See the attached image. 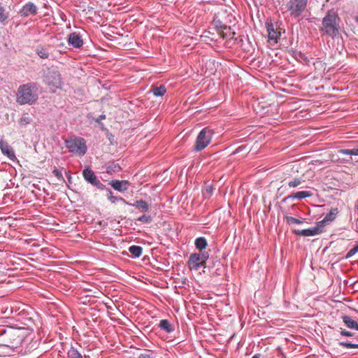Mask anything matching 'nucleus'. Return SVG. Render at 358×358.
Segmentation results:
<instances>
[{"mask_svg": "<svg viewBox=\"0 0 358 358\" xmlns=\"http://www.w3.org/2000/svg\"><path fill=\"white\" fill-rule=\"evenodd\" d=\"M339 153L343 155H356L358 156V146L352 148V149H342L340 150Z\"/></svg>", "mask_w": 358, "mask_h": 358, "instance_id": "cd10ccee", "label": "nucleus"}, {"mask_svg": "<svg viewBox=\"0 0 358 358\" xmlns=\"http://www.w3.org/2000/svg\"><path fill=\"white\" fill-rule=\"evenodd\" d=\"M83 176L87 182L96 187L97 189L101 190L106 189V186L100 182L94 172L89 167L83 170Z\"/></svg>", "mask_w": 358, "mask_h": 358, "instance_id": "1a4fd4ad", "label": "nucleus"}, {"mask_svg": "<svg viewBox=\"0 0 358 358\" xmlns=\"http://www.w3.org/2000/svg\"><path fill=\"white\" fill-rule=\"evenodd\" d=\"M266 27L268 33V43L271 45L276 44L281 36L279 26L277 24L273 23L271 20H267Z\"/></svg>", "mask_w": 358, "mask_h": 358, "instance_id": "0eeeda50", "label": "nucleus"}, {"mask_svg": "<svg viewBox=\"0 0 358 358\" xmlns=\"http://www.w3.org/2000/svg\"><path fill=\"white\" fill-rule=\"evenodd\" d=\"M109 185L115 189L120 192H124L128 190L130 182L128 180H113Z\"/></svg>", "mask_w": 358, "mask_h": 358, "instance_id": "f8f14e48", "label": "nucleus"}, {"mask_svg": "<svg viewBox=\"0 0 358 358\" xmlns=\"http://www.w3.org/2000/svg\"><path fill=\"white\" fill-rule=\"evenodd\" d=\"M137 220L143 223H150L152 221V217L150 215H143L137 218Z\"/></svg>", "mask_w": 358, "mask_h": 358, "instance_id": "f704fd0d", "label": "nucleus"}, {"mask_svg": "<svg viewBox=\"0 0 358 358\" xmlns=\"http://www.w3.org/2000/svg\"><path fill=\"white\" fill-rule=\"evenodd\" d=\"M339 345L345 348H358V343H353L351 342H340Z\"/></svg>", "mask_w": 358, "mask_h": 358, "instance_id": "473e14b6", "label": "nucleus"}, {"mask_svg": "<svg viewBox=\"0 0 358 358\" xmlns=\"http://www.w3.org/2000/svg\"><path fill=\"white\" fill-rule=\"evenodd\" d=\"M308 0H289L285 5L291 17L298 18L306 10Z\"/></svg>", "mask_w": 358, "mask_h": 358, "instance_id": "7ed1b4c3", "label": "nucleus"}, {"mask_svg": "<svg viewBox=\"0 0 358 358\" xmlns=\"http://www.w3.org/2000/svg\"><path fill=\"white\" fill-rule=\"evenodd\" d=\"M121 170V167L118 164L112 163L109 164L106 168V172L108 174H113L115 173H118Z\"/></svg>", "mask_w": 358, "mask_h": 358, "instance_id": "393cba45", "label": "nucleus"}, {"mask_svg": "<svg viewBox=\"0 0 358 358\" xmlns=\"http://www.w3.org/2000/svg\"><path fill=\"white\" fill-rule=\"evenodd\" d=\"M67 357L68 358H83L82 355L78 351V350L73 347H71V348L67 352Z\"/></svg>", "mask_w": 358, "mask_h": 358, "instance_id": "bb28decb", "label": "nucleus"}, {"mask_svg": "<svg viewBox=\"0 0 358 358\" xmlns=\"http://www.w3.org/2000/svg\"><path fill=\"white\" fill-rule=\"evenodd\" d=\"M9 17V13L6 11V8L0 3V22L3 23Z\"/></svg>", "mask_w": 358, "mask_h": 358, "instance_id": "a878e982", "label": "nucleus"}, {"mask_svg": "<svg viewBox=\"0 0 358 358\" xmlns=\"http://www.w3.org/2000/svg\"><path fill=\"white\" fill-rule=\"evenodd\" d=\"M218 33L223 39L231 40L234 38L236 32L230 27L223 25L220 27Z\"/></svg>", "mask_w": 358, "mask_h": 358, "instance_id": "2eb2a0df", "label": "nucleus"}, {"mask_svg": "<svg viewBox=\"0 0 358 358\" xmlns=\"http://www.w3.org/2000/svg\"><path fill=\"white\" fill-rule=\"evenodd\" d=\"M341 334L342 336H348V337H351V336H352L354 335L353 333H352L350 331H346L345 329L341 330Z\"/></svg>", "mask_w": 358, "mask_h": 358, "instance_id": "4c0bfd02", "label": "nucleus"}, {"mask_svg": "<svg viewBox=\"0 0 358 358\" xmlns=\"http://www.w3.org/2000/svg\"><path fill=\"white\" fill-rule=\"evenodd\" d=\"M357 340H358V338H357Z\"/></svg>", "mask_w": 358, "mask_h": 358, "instance_id": "a19ab883", "label": "nucleus"}, {"mask_svg": "<svg viewBox=\"0 0 358 358\" xmlns=\"http://www.w3.org/2000/svg\"><path fill=\"white\" fill-rule=\"evenodd\" d=\"M338 213V210L337 208H333L330 210L329 213L326 215L324 219L319 222V226L324 227V224L331 222L335 220L337 215Z\"/></svg>", "mask_w": 358, "mask_h": 358, "instance_id": "dca6fc26", "label": "nucleus"}, {"mask_svg": "<svg viewBox=\"0 0 358 358\" xmlns=\"http://www.w3.org/2000/svg\"><path fill=\"white\" fill-rule=\"evenodd\" d=\"M138 358H155V357L152 350L145 349L143 353L138 355Z\"/></svg>", "mask_w": 358, "mask_h": 358, "instance_id": "2f4dec72", "label": "nucleus"}, {"mask_svg": "<svg viewBox=\"0 0 358 358\" xmlns=\"http://www.w3.org/2000/svg\"><path fill=\"white\" fill-rule=\"evenodd\" d=\"M301 183H302L301 179H300L299 178H294L288 182L287 185L289 187L294 188V187L299 186Z\"/></svg>", "mask_w": 358, "mask_h": 358, "instance_id": "7c9ffc66", "label": "nucleus"}, {"mask_svg": "<svg viewBox=\"0 0 358 358\" xmlns=\"http://www.w3.org/2000/svg\"><path fill=\"white\" fill-rule=\"evenodd\" d=\"M104 119H106V115H101L99 117V118H97V119L96 120V122H98V123H99V122H100V121H101V120H104Z\"/></svg>", "mask_w": 358, "mask_h": 358, "instance_id": "58836bf2", "label": "nucleus"}, {"mask_svg": "<svg viewBox=\"0 0 358 358\" xmlns=\"http://www.w3.org/2000/svg\"><path fill=\"white\" fill-rule=\"evenodd\" d=\"M129 205L139 209L143 213H146L149 210L148 203L143 200H137L134 203H129Z\"/></svg>", "mask_w": 358, "mask_h": 358, "instance_id": "6ab92c4d", "label": "nucleus"}, {"mask_svg": "<svg viewBox=\"0 0 358 358\" xmlns=\"http://www.w3.org/2000/svg\"><path fill=\"white\" fill-rule=\"evenodd\" d=\"M150 92L153 93L155 96H162L166 92V88L164 85L160 86H152Z\"/></svg>", "mask_w": 358, "mask_h": 358, "instance_id": "4be33fe9", "label": "nucleus"}, {"mask_svg": "<svg viewBox=\"0 0 358 358\" xmlns=\"http://www.w3.org/2000/svg\"><path fill=\"white\" fill-rule=\"evenodd\" d=\"M313 195V194L310 191H300L291 194L290 195L287 196L285 200L288 199L301 200L305 198L310 197Z\"/></svg>", "mask_w": 358, "mask_h": 358, "instance_id": "f3484780", "label": "nucleus"}, {"mask_svg": "<svg viewBox=\"0 0 358 358\" xmlns=\"http://www.w3.org/2000/svg\"><path fill=\"white\" fill-rule=\"evenodd\" d=\"M284 220H285L287 224H288L289 225L294 224H300L302 223L301 220H300L297 218L291 217V216H287V215L285 216Z\"/></svg>", "mask_w": 358, "mask_h": 358, "instance_id": "c756f323", "label": "nucleus"}, {"mask_svg": "<svg viewBox=\"0 0 358 358\" xmlns=\"http://www.w3.org/2000/svg\"><path fill=\"white\" fill-rule=\"evenodd\" d=\"M0 149L2 153L10 159L14 161L16 159L13 148L6 141L3 140L0 141Z\"/></svg>", "mask_w": 358, "mask_h": 358, "instance_id": "ddd939ff", "label": "nucleus"}, {"mask_svg": "<svg viewBox=\"0 0 358 358\" xmlns=\"http://www.w3.org/2000/svg\"><path fill=\"white\" fill-rule=\"evenodd\" d=\"M36 53L41 59H48L49 57L48 52L43 47L38 48L36 49Z\"/></svg>", "mask_w": 358, "mask_h": 358, "instance_id": "c85d7f7f", "label": "nucleus"}, {"mask_svg": "<svg viewBox=\"0 0 358 358\" xmlns=\"http://www.w3.org/2000/svg\"><path fill=\"white\" fill-rule=\"evenodd\" d=\"M194 244L196 249L199 250L200 252L204 251L203 250L206 249L208 245L207 241L204 237L196 238Z\"/></svg>", "mask_w": 358, "mask_h": 358, "instance_id": "5701e85b", "label": "nucleus"}, {"mask_svg": "<svg viewBox=\"0 0 358 358\" xmlns=\"http://www.w3.org/2000/svg\"><path fill=\"white\" fill-rule=\"evenodd\" d=\"M31 122V119L29 116L26 115L22 116L19 120V124L22 126H25Z\"/></svg>", "mask_w": 358, "mask_h": 358, "instance_id": "72a5a7b5", "label": "nucleus"}, {"mask_svg": "<svg viewBox=\"0 0 358 358\" xmlns=\"http://www.w3.org/2000/svg\"><path fill=\"white\" fill-rule=\"evenodd\" d=\"M129 251L134 257L136 258L141 255L143 248L141 246L131 245L129 248Z\"/></svg>", "mask_w": 358, "mask_h": 358, "instance_id": "b1692460", "label": "nucleus"}, {"mask_svg": "<svg viewBox=\"0 0 358 358\" xmlns=\"http://www.w3.org/2000/svg\"><path fill=\"white\" fill-rule=\"evenodd\" d=\"M159 327L166 333L170 334L174 331V327L168 320H162L159 322Z\"/></svg>", "mask_w": 358, "mask_h": 358, "instance_id": "a211bd4d", "label": "nucleus"}, {"mask_svg": "<svg viewBox=\"0 0 358 358\" xmlns=\"http://www.w3.org/2000/svg\"><path fill=\"white\" fill-rule=\"evenodd\" d=\"M357 252H358V244L348 251L345 256V258L349 259L352 257L353 255H355Z\"/></svg>", "mask_w": 358, "mask_h": 358, "instance_id": "c9c22d12", "label": "nucleus"}, {"mask_svg": "<svg viewBox=\"0 0 358 358\" xmlns=\"http://www.w3.org/2000/svg\"><path fill=\"white\" fill-rule=\"evenodd\" d=\"M339 17L336 12L329 10L322 22L320 31L323 35L335 38L339 34Z\"/></svg>", "mask_w": 358, "mask_h": 358, "instance_id": "f03ea898", "label": "nucleus"}, {"mask_svg": "<svg viewBox=\"0 0 358 358\" xmlns=\"http://www.w3.org/2000/svg\"><path fill=\"white\" fill-rule=\"evenodd\" d=\"M343 321L345 324L350 329L358 331V323L352 320L350 316L344 315L342 317Z\"/></svg>", "mask_w": 358, "mask_h": 358, "instance_id": "aec40b11", "label": "nucleus"}, {"mask_svg": "<svg viewBox=\"0 0 358 358\" xmlns=\"http://www.w3.org/2000/svg\"><path fill=\"white\" fill-rule=\"evenodd\" d=\"M38 8L32 2L25 3L20 9L19 14L22 17H28L29 15H35L37 13Z\"/></svg>", "mask_w": 358, "mask_h": 358, "instance_id": "9b49d317", "label": "nucleus"}, {"mask_svg": "<svg viewBox=\"0 0 358 358\" xmlns=\"http://www.w3.org/2000/svg\"><path fill=\"white\" fill-rule=\"evenodd\" d=\"M107 192H108V194H107V197H108V199L113 203H115V202H117V201H122L123 203L126 204V205H129V203L128 201H127L124 198L122 197H120V196H115L113 195V192L110 189H108L106 187L105 189Z\"/></svg>", "mask_w": 358, "mask_h": 358, "instance_id": "412c9836", "label": "nucleus"}, {"mask_svg": "<svg viewBox=\"0 0 358 358\" xmlns=\"http://www.w3.org/2000/svg\"><path fill=\"white\" fill-rule=\"evenodd\" d=\"M213 135V129H210L209 127L203 128L197 136L194 146V150L199 152L206 148L210 144Z\"/></svg>", "mask_w": 358, "mask_h": 358, "instance_id": "20e7f679", "label": "nucleus"}, {"mask_svg": "<svg viewBox=\"0 0 358 358\" xmlns=\"http://www.w3.org/2000/svg\"><path fill=\"white\" fill-rule=\"evenodd\" d=\"M45 83L51 87L61 88V75L57 71L50 70L47 72L44 78Z\"/></svg>", "mask_w": 358, "mask_h": 358, "instance_id": "6e6552de", "label": "nucleus"}, {"mask_svg": "<svg viewBox=\"0 0 358 358\" xmlns=\"http://www.w3.org/2000/svg\"><path fill=\"white\" fill-rule=\"evenodd\" d=\"M65 143L66 147L71 152L79 155H84L87 151L86 142L83 138H71L69 140H66Z\"/></svg>", "mask_w": 358, "mask_h": 358, "instance_id": "39448f33", "label": "nucleus"}, {"mask_svg": "<svg viewBox=\"0 0 358 358\" xmlns=\"http://www.w3.org/2000/svg\"><path fill=\"white\" fill-rule=\"evenodd\" d=\"M68 43L75 48H80L83 45V40L80 34L73 32L69 34Z\"/></svg>", "mask_w": 358, "mask_h": 358, "instance_id": "4468645a", "label": "nucleus"}, {"mask_svg": "<svg viewBox=\"0 0 358 358\" xmlns=\"http://www.w3.org/2000/svg\"><path fill=\"white\" fill-rule=\"evenodd\" d=\"M52 173L56 176L59 180H63L64 178L62 176V172L58 170L56 167H55L54 170L52 171Z\"/></svg>", "mask_w": 358, "mask_h": 358, "instance_id": "e433bc0d", "label": "nucleus"}, {"mask_svg": "<svg viewBox=\"0 0 358 358\" xmlns=\"http://www.w3.org/2000/svg\"><path fill=\"white\" fill-rule=\"evenodd\" d=\"M252 358H260V355L259 354H256Z\"/></svg>", "mask_w": 358, "mask_h": 358, "instance_id": "ea45409f", "label": "nucleus"}, {"mask_svg": "<svg viewBox=\"0 0 358 358\" xmlns=\"http://www.w3.org/2000/svg\"><path fill=\"white\" fill-rule=\"evenodd\" d=\"M39 96V86L36 83L30 82L19 86L16 94V101L20 105H33Z\"/></svg>", "mask_w": 358, "mask_h": 358, "instance_id": "f257e3e1", "label": "nucleus"}, {"mask_svg": "<svg viewBox=\"0 0 358 358\" xmlns=\"http://www.w3.org/2000/svg\"><path fill=\"white\" fill-rule=\"evenodd\" d=\"M293 232L299 236H312L320 234L322 232V227L319 226V222L317 223V226L310 229H303V230H294Z\"/></svg>", "mask_w": 358, "mask_h": 358, "instance_id": "9d476101", "label": "nucleus"}, {"mask_svg": "<svg viewBox=\"0 0 358 358\" xmlns=\"http://www.w3.org/2000/svg\"><path fill=\"white\" fill-rule=\"evenodd\" d=\"M208 258L209 253L207 251L192 253L189 257L187 265L190 269L198 270L200 267L206 266V262Z\"/></svg>", "mask_w": 358, "mask_h": 358, "instance_id": "423d86ee", "label": "nucleus"}]
</instances>
